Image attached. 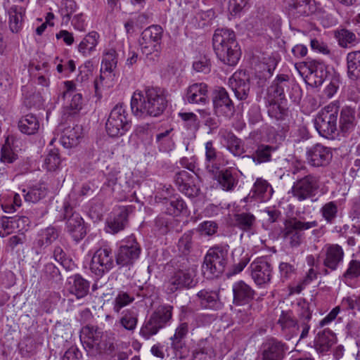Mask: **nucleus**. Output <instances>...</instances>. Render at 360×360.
Returning a JSON list of instances; mask_svg holds the SVG:
<instances>
[{"label":"nucleus","instance_id":"obj_58","mask_svg":"<svg viewBox=\"0 0 360 360\" xmlns=\"http://www.w3.org/2000/svg\"><path fill=\"white\" fill-rule=\"evenodd\" d=\"M77 9V4L73 0H65L61 4L60 13L63 18V22L68 23L70 20V15Z\"/></svg>","mask_w":360,"mask_h":360},{"label":"nucleus","instance_id":"obj_20","mask_svg":"<svg viewBox=\"0 0 360 360\" xmlns=\"http://www.w3.org/2000/svg\"><path fill=\"white\" fill-rule=\"evenodd\" d=\"M229 84L238 100L248 98L250 91V82L249 76L245 72H235L229 79Z\"/></svg>","mask_w":360,"mask_h":360},{"label":"nucleus","instance_id":"obj_60","mask_svg":"<svg viewBox=\"0 0 360 360\" xmlns=\"http://www.w3.org/2000/svg\"><path fill=\"white\" fill-rule=\"evenodd\" d=\"M82 96L79 93H77L74 94L72 97L69 106H68L65 111V115L69 116H74L77 114V112L82 108Z\"/></svg>","mask_w":360,"mask_h":360},{"label":"nucleus","instance_id":"obj_61","mask_svg":"<svg viewBox=\"0 0 360 360\" xmlns=\"http://www.w3.org/2000/svg\"><path fill=\"white\" fill-rule=\"evenodd\" d=\"M328 73L327 68L325 66L316 72L312 73L311 76H307L309 84L314 87L321 86L327 78Z\"/></svg>","mask_w":360,"mask_h":360},{"label":"nucleus","instance_id":"obj_7","mask_svg":"<svg viewBox=\"0 0 360 360\" xmlns=\"http://www.w3.org/2000/svg\"><path fill=\"white\" fill-rule=\"evenodd\" d=\"M318 226L316 220L304 221L302 217H292L284 222L282 237L291 248L299 247L304 240V231Z\"/></svg>","mask_w":360,"mask_h":360},{"label":"nucleus","instance_id":"obj_53","mask_svg":"<svg viewBox=\"0 0 360 360\" xmlns=\"http://www.w3.org/2000/svg\"><path fill=\"white\" fill-rule=\"evenodd\" d=\"M179 116L183 121L184 127L192 134L195 133L198 130L200 122L195 114L193 112H180Z\"/></svg>","mask_w":360,"mask_h":360},{"label":"nucleus","instance_id":"obj_40","mask_svg":"<svg viewBox=\"0 0 360 360\" xmlns=\"http://www.w3.org/2000/svg\"><path fill=\"white\" fill-rule=\"evenodd\" d=\"M9 28L13 33H18L22 26L25 9L22 6L13 5L8 10Z\"/></svg>","mask_w":360,"mask_h":360},{"label":"nucleus","instance_id":"obj_48","mask_svg":"<svg viewBox=\"0 0 360 360\" xmlns=\"http://www.w3.org/2000/svg\"><path fill=\"white\" fill-rule=\"evenodd\" d=\"M172 309L173 307L170 305H160L151 314V316L162 328L172 319Z\"/></svg>","mask_w":360,"mask_h":360},{"label":"nucleus","instance_id":"obj_15","mask_svg":"<svg viewBox=\"0 0 360 360\" xmlns=\"http://www.w3.org/2000/svg\"><path fill=\"white\" fill-rule=\"evenodd\" d=\"M345 252L342 248L338 244H327L323 255V264L325 269L323 273L325 275L330 271H335L342 265L344 259Z\"/></svg>","mask_w":360,"mask_h":360},{"label":"nucleus","instance_id":"obj_13","mask_svg":"<svg viewBox=\"0 0 360 360\" xmlns=\"http://www.w3.org/2000/svg\"><path fill=\"white\" fill-rule=\"evenodd\" d=\"M195 276V272L193 268L179 269L175 271L165 283L167 293H174L184 288L194 287L197 283L194 280Z\"/></svg>","mask_w":360,"mask_h":360},{"label":"nucleus","instance_id":"obj_12","mask_svg":"<svg viewBox=\"0 0 360 360\" xmlns=\"http://www.w3.org/2000/svg\"><path fill=\"white\" fill-rule=\"evenodd\" d=\"M112 248L107 244L102 245L94 253L90 270L97 277H101L115 266V260Z\"/></svg>","mask_w":360,"mask_h":360},{"label":"nucleus","instance_id":"obj_39","mask_svg":"<svg viewBox=\"0 0 360 360\" xmlns=\"http://www.w3.org/2000/svg\"><path fill=\"white\" fill-rule=\"evenodd\" d=\"M276 150V146L260 144L253 154L248 157L250 158L256 165H259L271 161L272 155Z\"/></svg>","mask_w":360,"mask_h":360},{"label":"nucleus","instance_id":"obj_3","mask_svg":"<svg viewBox=\"0 0 360 360\" xmlns=\"http://www.w3.org/2000/svg\"><path fill=\"white\" fill-rule=\"evenodd\" d=\"M212 46L217 58L224 64L233 66L238 63L241 51L233 30L217 29L212 37Z\"/></svg>","mask_w":360,"mask_h":360},{"label":"nucleus","instance_id":"obj_35","mask_svg":"<svg viewBox=\"0 0 360 360\" xmlns=\"http://www.w3.org/2000/svg\"><path fill=\"white\" fill-rule=\"evenodd\" d=\"M82 137V128L75 125L72 128L66 129L60 138L61 144L66 148L77 146Z\"/></svg>","mask_w":360,"mask_h":360},{"label":"nucleus","instance_id":"obj_26","mask_svg":"<svg viewBox=\"0 0 360 360\" xmlns=\"http://www.w3.org/2000/svg\"><path fill=\"white\" fill-rule=\"evenodd\" d=\"M217 181L220 187L226 191L234 190L238 183V175L236 171L231 167L225 169L219 170L211 174Z\"/></svg>","mask_w":360,"mask_h":360},{"label":"nucleus","instance_id":"obj_55","mask_svg":"<svg viewBox=\"0 0 360 360\" xmlns=\"http://www.w3.org/2000/svg\"><path fill=\"white\" fill-rule=\"evenodd\" d=\"M60 164V158L57 149H51L44 159V167L48 171L56 170Z\"/></svg>","mask_w":360,"mask_h":360},{"label":"nucleus","instance_id":"obj_10","mask_svg":"<svg viewBox=\"0 0 360 360\" xmlns=\"http://www.w3.org/2000/svg\"><path fill=\"white\" fill-rule=\"evenodd\" d=\"M141 247L134 236L123 240L115 253V263L120 268H130L138 260Z\"/></svg>","mask_w":360,"mask_h":360},{"label":"nucleus","instance_id":"obj_50","mask_svg":"<svg viewBox=\"0 0 360 360\" xmlns=\"http://www.w3.org/2000/svg\"><path fill=\"white\" fill-rule=\"evenodd\" d=\"M322 217L328 224H334L338 214V206L336 201L325 203L320 209Z\"/></svg>","mask_w":360,"mask_h":360},{"label":"nucleus","instance_id":"obj_22","mask_svg":"<svg viewBox=\"0 0 360 360\" xmlns=\"http://www.w3.org/2000/svg\"><path fill=\"white\" fill-rule=\"evenodd\" d=\"M131 206L119 207L114 212L113 218L107 221L106 231L112 234H116L124 230L128 224V216L132 212Z\"/></svg>","mask_w":360,"mask_h":360},{"label":"nucleus","instance_id":"obj_16","mask_svg":"<svg viewBox=\"0 0 360 360\" xmlns=\"http://www.w3.org/2000/svg\"><path fill=\"white\" fill-rule=\"evenodd\" d=\"M288 346L275 338H270L262 343L260 349V360H283Z\"/></svg>","mask_w":360,"mask_h":360},{"label":"nucleus","instance_id":"obj_32","mask_svg":"<svg viewBox=\"0 0 360 360\" xmlns=\"http://www.w3.org/2000/svg\"><path fill=\"white\" fill-rule=\"evenodd\" d=\"M356 124L355 110L348 106L342 108L340 113L339 128L343 134H347L354 130Z\"/></svg>","mask_w":360,"mask_h":360},{"label":"nucleus","instance_id":"obj_30","mask_svg":"<svg viewBox=\"0 0 360 360\" xmlns=\"http://www.w3.org/2000/svg\"><path fill=\"white\" fill-rule=\"evenodd\" d=\"M233 225L245 232H252L256 226L257 219L249 212L236 213L232 218Z\"/></svg>","mask_w":360,"mask_h":360},{"label":"nucleus","instance_id":"obj_17","mask_svg":"<svg viewBox=\"0 0 360 360\" xmlns=\"http://www.w3.org/2000/svg\"><path fill=\"white\" fill-rule=\"evenodd\" d=\"M196 179L186 170L176 172L174 177V181L178 190L189 198L196 197L200 188L195 184Z\"/></svg>","mask_w":360,"mask_h":360},{"label":"nucleus","instance_id":"obj_31","mask_svg":"<svg viewBox=\"0 0 360 360\" xmlns=\"http://www.w3.org/2000/svg\"><path fill=\"white\" fill-rule=\"evenodd\" d=\"M336 337L335 333L328 328L319 331L314 340L316 350L319 353H326L335 342Z\"/></svg>","mask_w":360,"mask_h":360},{"label":"nucleus","instance_id":"obj_37","mask_svg":"<svg viewBox=\"0 0 360 360\" xmlns=\"http://www.w3.org/2000/svg\"><path fill=\"white\" fill-rule=\"evenodd\" d=\"M39 121L37 117L32 113L22 116L18 122L19 130L25 134L32 135L39 129Z\"/></svg>","mask_w":360,"mask_h":360},{"label":"nucleus","instance_id":"obj_6","mask_svg":"<svg viewBox=\"0 0 360 360\" xmlns=\"http://www.w3.org/2000/svg\"><path fill=\"white\" fill-rule=\"evenodd\" d=\"M57 209H59L57 217L58 220L65 221V231L77 243L81 241L86 235V229L82 217L74 210L68 200H65Z\"/></svg>","mask_w":360,"mask_h":360},{"label":"nucleus","instance_id":"obj_47","mask_svg":"<svg viewBox=\"0 0 360 360\" xmlns=\"http://www.w3.org/2000/svg\"><path fill=\"white\" fill-rule=\"evenodd\" d=\"M134 300L135 297L133 292L120 290L112 301V309L114 312L119 314L122 308L129 305Z\"/></svg>","mask_w":360,"mask_h":360},{"label":"nucleus","instance_id":"obj_11","mask_svg":"<svg viewBox=\"0 0 360 360\" xmlns=\"http://www.w3.org/2000/svg\"><path fill=\"white\" fill-rule=\"evenodd\" d=\"M130 127L131 123L127 118L125 108L121 104L116 105L111 110L105 123L108 134L111 137L122 136Z\"/></svg>","mask_w":360,"mask_h":360},{"label":"nucleus","instance_id":"obj_49","mask_svg":"<svg viewBox=\"0 0 360 360\" xmlns=\"http://www.w3.org/2000/svg\"><path fill=\"white\" fill-rule=\"evenodd\" d=\"M138 323V312L131 308L122 311L120 324L126 330L134 331Z\"/></svg>","mask_w":360,"mask_h":360},{"label":"nucleus","instance_id":"obj_19","mask_svg":"<svg viewBox=\"0 0 360 360\" xmlns=\"http://www.w3.org/2000/svg\"><path fill=\"white\" fill-rule=\"evenodd\" d=\"M213 106L216 113L221 114L230 117L234 114L235 107L230 98L227 91L224 88L215 90L213 97Z\"/></svg>","mask_w":360,"mask_h":360},{"label":"nucleus","instance_id":"obj_44","mask_svg":"<svg viewBox=\"0 0 360 360\" xmlns=\"http://www.w3.org/2000/svg\"><path fill=\"white\" fill-rule=\"evenodd\" d=\"M268 115L276 120H283L288 116V108L274 98H265Z\"/></svg>","mask_w":360,"mask_h":360},{"label":"nucleus","instance_id":"obj_2","mask_svg":"<svg viewBox=\"0 0 360 360\" xmlns=\"http://www.w3.org/2000/svg\"><path fill=\"white\" fill-rule=\"evenodd\" d=\"M167 105V101L160 89L148 88L144 93L134 92L131 108L134 115L138 117L147 116L158 117L162 114Z\"/></svg>","mask_w":360,"mask_h":360},{"label":"nucleus","instance_id":"obj_5","mask_svg":"<svg viewBox=\"0 0 360 360\" xmlns=\"http://www.w3.org/2000/svg\"><path fill=\"white\" fill-rule=\"evenodd\" d=\"M339 111V105L332 102L318 112L314 124L320 136L328 139H335L338 136Z\"/></svg>","mask_w":360,"mask_h":360},{"label":"nucleus","instance_id":"obj_14","mask_svg":"<svg viewBox=\"0 0 360 360\" xmlns=\"http://www.w3.org/2000/svg\"><path fill=\"white\" fill-rule=\"evenodd\" d=\"M250 267L252 278L257 285L270 283L272 278L273 266L269 257L257 258L251 263Z\"/></svg>","mask_w":360,"mask_h":360},{"label":"nucleus","instance_id":"obj_34","mask_svg":"<svg viewBox=\"0 0 360 360\" xmlns=\"http://www.w3.org/2000/svg\"><path fill=\"white\" fill-rule=\"evenodd\" d=\"M359 278H360V260L352 259L348 262L340 278L347 285L352 286L354 282Z\"/></svg>","mask_w":360,"mask_h":360},{"label":"nucleus","instance_id":"obj_51","mask_svg":"<svg viewBox=\"0 0 360 360\" xmlns=\"http://www.w3.org/2000/svg\"><path fill=\"white\" fill-rule=\"evenodd\" d=\"M52 258L66 270L72 269L73 266L72 261L61 246L57 245L53 247L52 250Z\"/></svg>","mask_w":360,"mask_h":360},{"label":"nucleus","instance_id":"obj_63","mask_svg":"<svg viewBox=\"0 0 360 360\" xmlns=\"http://www.w3.org/2000/svg\"><path fill=\"white\" fill-rule=\"evenodd\" d=\"M172 348L174 350L175 356L180 359L186 357L188 354V349L184 340L170 339Z\"/></svg>","mask_w":360,"mask_h":360},{"label":"nucleus","instance_id":"obj_57","mask_svg":"<svg viewBox=\"0 0 360 360\" xmlns=\"http://www.w3.org/2000/svg\"><path fill=\"white\" fill-rule=\"evenodd\" d=\"M193 232L192 231H188L182 235L178 241V248L179 251L186 255H188L193 248Z\"/></svg>","mask_w":360,"mask_h":360},{"label":"nucleus","instance_id":"obj_38","mask_svg":"<svg viewBox=\"0 0 360 360\" xmlns=\"http://www.w3.org/2000/svg\"><path fill=\"white\" fill-rule=\"evenodd\" d=\"M164 204L167 214L177 217L187 213V205L181 197L174 196L169 199L165 198Z\"/></svg>","mask_w":360,"mask_h":360},{"label":"nucleus","instance_id":"obj_54","mask_svg":"<svg viewBox=\"0 0 360 360\" xmlns=\"http://www.w3.org/2000/svg\"><path fill=\"white\" fill-rule=\"evenodd\" d=\"M159 324L150 316L149 319L145 322L140 330V334L145 339H149L151 336L158 333L162 328Z\"/></svg>","mask_w":360,"mask_h":360},{"label":"nucleus","instance_id":"obj_29","mask_svg":"<svg viewBox=\"0 0 360 360\" xmlns=\"http://www.w3.org/2000/svg\"><path fill=\"white\" fill-rule=\"evenodd\" d=\"M117 63V60L116 58V51L114 49L109 50L105 55L104 56L101 68V75L99 80L96 79L94 81V87L95 90L97 92L99 89V85L102 82V81L105 79V75L108 73L110 75L113 70L115 69Z\"/></svg>","mask_w":360,"mask_h":360},{"label":"nucleus","instance_id":"obj_45","mask_svg":"<svg viewBox=\"0 0 360 360\" xmlns=\"http://www.w3.org/2000/svg\"><path fill=\"white\" fill-rule=\"evenodd\" d=\"M253 195L261 200L266 201L271 198L274 193L271 186L264 179H257L252 189Z\"/></svg>","mask_w":360,"mask_h":360},{"label":"nucleus","instance_id":"obj_4","mask_svg":"<svg viewBox=\"0 0 360 360\" xmlns=\"http://www.w3.org/2000/svg\"><path fill=\"white\" fill-rule=\"evenodd\" d=\"M229 250L227 244L217 245L207 250L202 266V273L207 278H217L223 274L228 264Z\"/></svg>","mask_w":360,"mask_h":360},{"label":"nucleus","instance_id":"obj_36","mask_svg":"<svg viewBox=\"0 0 360 360\" xmlns=\"http://www.w3.org/2000/svg\"><path fill=\"white\" fill-rule=\"evenodd\" d=\"M98 39V33L94 31L89 32L79 44L77 47L79 53L84 57L90 56L96 51Z\"/></svg>","mask_w":360,"mask_h":360},{"label":"nucleus","instance_id":"obj_64","mask_svg":"<svg viewBox=\"0 0 360 360\" xmlns=\"http://www.w3.org/2000/svg\"><path fill=\"white\" fill-rule=\"evenodd\" d=\"M336 37L340 46L343 48L347 47L348 44L353 43L356 39V36L353 32L344 29L338 32Z\"/></svg>","mask_w":360,"mask_h":360},{"label":"nucleus","instance_id":"obj_46","mask_svg":"<svg viewBox=\"0 0 360 360\" xmlns=\"http://www.w3.org/2000/svg\"><path fill=\"white\" fill-rule=\"evenodd\" d=\"M173 129H167L163 132L158 133L156 135L155 142L160 152L167 153L172 150L175 147V143L173 140L171 133Z\"/></svg>","mask_w":360,"mask_h":360},{"label":"nucleus","instance_id":"obj_21","mask_svg":"<svg viewBox=\"0 0 360 360\" xmlns=\"http://www.w3.org/2000/svg\"><path fill=\"white\" fill-rule=\"evenodd\" d=\"M332 158L330 149L321 143H316L307 149L308 162L314 167L326 166Z\"/></svg>","mask_w":360,"mask_h":360},{"label":"nucleus","instance_id":"obj_33","mask_svg":"<svg viewBox=\"0 0 360 360\" xmlns=\"http://www.w3.org/2000/svg\"><path fill=\"white\" fill-rule=\"evenodd\" d=\"M70 284V292L81 299L86 296L89 292L90 283L79 274L74 275L69 278Z\"/></svg>","mask_w":360,"mask_h":360},{"label":"nucleus","instance_id":"obj_42","mask_svg":"<svg viewBox=\"0 0 360 360\" xmlns=\"http://www.w3.org/2000/svg\"><path fill=\"white\" fill-rule=\"evenodd\" d=\"M205 148V167L210 174L216 173L220 168L217 163L218 153L212 141H207Z\"/></svg>","mask_w":360,"mask_h":360},{"label":"nucleus","instance_id":"obj_1","mask_svg":"<svg viewBox=\"0 0 360 360\" xmlns=\"http://www.w3.org/2000/svg\"><path fill=\"white\" fill-rule=\"evenodd\" d=\"M297 319H295L292 311H281L277 321L283 335L287 340L300 335V340L304 339L308 336L310 329L309 321L311 319L312 311L310 304L303 301L297 303Z\"/></svg>","mask_w":360,"mask_h":360},{"label":"nucleus","instance_id":"obj_9","mask_svg":"<svg viewBox=\"0 0 360 360\" xmlns=\"http://www.w3.org/2000/svg\"><path fill=\"white\" fill-rule=\"evenodd\" d=\"M320 188V178L319 176L309 174L303 176H298L293 183L289 193H291L297 200L302 202L311 200L312 202Z\"/></svg>","mask_w":360,"mask_h":360},{"label":"nucleus","instance_id":"obj_25","mask_svg":"<svg viewBox=\"0 0 360 360\" xmlns=\"http://www.w3.org/2000/svg\"><path fill=\"white\" fill-rule=\"evenodd\" d=\"M233 303L237 305L248 304L255 297V291L243 281L233 283L232 287Z\"/></svg>","mask_w":360,"mask_h":360},{"label":"nucleus","instance_id":"obj_18","mask_svg":"<svg viewBox=\"0 0 360 360\" xmlns=\"http://www.w3.org/2000/svg\"><path fill=\"white\" fill-rule=\"evenodd\" d=\"M184 100L190 104L206 105L210 101L208 86L204 82L190 84L185 90Z\"/></svg>","mask_w":360,"mask_h":360},{"label":"nucleus","instance_id":"obj_56","mask_svg":"<svg viewBox=\"0 0 360 360\" xmlns=\"http://www.w3.org/2000/svg\"><path fill=\"white\" fill-rule=\"evenodd\" d=\"M218 224L214 221H204L200 223L196 228V231L201 236H212L217 233Z\"/></svg>","mask_w":360,"mask_h":360},{"label":"nucleus","instance_id":"obj_27","mask_svg":"<svg viewBox=\"0 0 360 360\" xmlns=\"http://www.w3.org/2000/svg\"><path fill=\"white\" fill-rule=\"evenodd\" d=\"M316 5L315 0H293L289 5L288 13L294 18L308 16L315 13Z\"/></svg>","mask_w":360,"mask_h":360},{"label":"nucleus","instance_id":"obj_28","mask_svg":"<svg viewBox=\"0 0 360 360\" xmlns=\"http://www.w3.org/2000/svg\"><path fill=\"white\" fill-rule=\"evenodd\" d=\"M198 302L203 309L219 310L222 308V303L216 291L202 290L197 294Z\"/></svg>","mask_w":360,"mask_h":360},{"label":"nucleus","instance_id":"obj_23","mask_svg":"<svg viewBox=\"0 0 360 360\" xmlns=\"http://www.w3.org/2000/svg\"><path fill=\"white\" fill-rule=\"evenodd\" d=\"M292 81L287 75H278L267 89V97L281 101H285V91H288Z\"/></svg>","mask_w":360,"mask_h":360},{"label":"nucleus","instance_id":"obj_62","mask_svg":"<svg viewBox=\"0 0 360 360\" xmlns=\"http://www.w3.org/2000/svg\"><path fill=\"white\" fill-rule=\"evenodd\" d=\"M41 277L47 280H60V273L59 269L51 262L44 265L42 270Z\"/></svg>","mask_w":360,"mask_h":360},{"label":"nucleus","instance_id":"obj_43","mask_svg":"<svg viewBox=\"0 0 360 360\" xmlns=\"http://www.w3.org/2000/svg\"><path fill=\"white\" fill-rule=\"evenodd\" d=\"M222 138L226 142L227 149L235 156H240L245 153L243 141L233 132L225 131Z\"/></svg>","mask_w":360,"mask_h":360},{"label":"nucleus","instance_id":"obj_41","mask_svg":"<svg viewBox=\"0 0 360 360\" xmlns=\"http://www.w3.org/2000/svg\"><path fill=\"white\" fill-rule=\"evenodd\" d=\"M346 60L349 79L352 81L357 80L360 78V51L349 53Z\"/></svg>","mask_w":360,"mask_h":360},{"label":"nucleus","instance_id":"obj_52","mask_svg":"<svg viewBox=\"0 0 360 360\" xmlns=\"http://www.w3.org/2000/svg\"><path fill=\"white\" fill-rule=\"evenodd\" d=\"M46 194L47 191L45 187L37 185L29 188L27 192L24 194V198L26 202L36 203L45 198Z\"/></svg>","mask_w":360,"mask_h":360},{"label":"nucleus","instance_id":"obj_24","mask_svg":"<svg viewBox=\"0 0 360 360\" xmlns=\"http://www.w3.org/2000/svg\"><path fill=\"white\" fill-rule=\"evenodd\" d=\"M59 235V229L53 226H49L45 229H41L34 242L37 253H41L44 250L58 238Z\"/></svg>","mask_w":360,"mask_h":360},{"label":"nucleus","instance_id":"obj_59","mask_svg":"<svg viewBox=\"0 0 360 360\" xmlns=\"http://www.w3.org/2000/svg\"><path fill=\"white\" fill-rule=\"evenodd\" d=\"M278 271L281 280L283 282L291 279L296 274V268L295 265L285 262H281L279 264Z\"/></svg>","mask_w":360,"mask_h":360},{"label":"nucleus","instance_id":"obj_8","mask_svg":"<svg viewBox=\"0 0 360 360\" xmlns=\"http://www.w3.org/2000/svg\"><path fill=\"white\" fill-rule=\"evenodd\" d=\"M163 37V29L160 25H153L146 28L139 40L141 52L148 60L155 61L158 57Z\"/></svg>","mask_w":360,"mask_h":360}]
</instances>
